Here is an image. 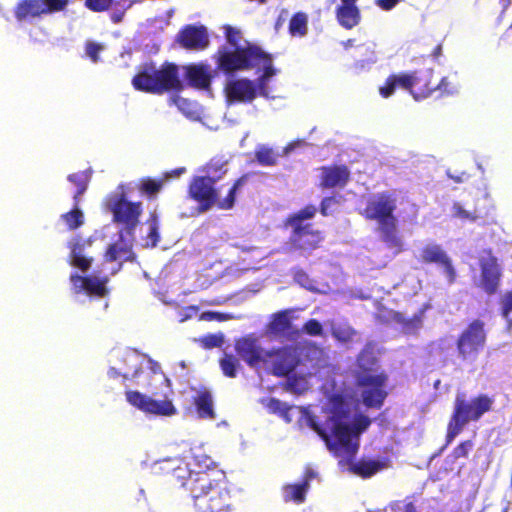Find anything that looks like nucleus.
Returning a JSON list of instances; mask_svg holds the SVG:
<instances>
[{
	"mask_svg": "<svg viewBox=\"0 0 512 512\" xmlns=\"http://www.w3.org/2000/svg\"><path fill=\"white\" fill-rule=\"evenodd\" d=\"M153 473L169 477L189 492L196 512H232L231 488L225 471H216L215 479L205 472H196L190 462L181 457L156 461Z\"/></svg>",
	"mask_w": 512,
	"mask_h": 512,
	"instance_id": "1",
	"label": "nucleus"
},
{
	"mask_svg": "<svg viewBox=\"0 0 512 512\" xmlns=\"http://www.w3.org/2000/svg\"><path fill=\"white\" fill-rule=\"evenodd\" d=\"M326 413L324 424H319L316 417L311 415L307 419L308 425L326 442L330 449L333 446L330 444V436L332 435L349 454H355L358 444H352L351 438L352 436H359L369 428L371 425L369 417L358 414L352 426L348 425L346 421L349 418V409L340 397L334 399L332 407Z\"/></svg>",
	"mask_w": 512,
	"mask_h": 512,
	"instance_id": "2",
	"label": "nucleus"
},
{
	"mask_svg": "<svg viewBox=\"0 0 512 512\" xmlns=\"http://www.w3.org/2000/svg\"><path fill=\"white\" fill-rule=\"evenodd\" d=\"M396 208L395 195L383 191L370 197L360 214L368 221H376L381 240L388 248L399 253L403 250V242L397 229V218L394 214Z\"/></svg>",
	"mask_w": 512,
	"mask_h": 512,
	"instance_id": "3",
	"label": "nucleus"
},
{
	"mask_svg": "<svg viewBox=\"0 0 512 512\" xmlns=\"http://www.w3.org/2000/svg\"><path fill=\"white\" fill-rule=\"evenodd\" d=\"M131 82L135 90L155 95L184 89L178 65L167 61L159 68L152 61L142 64Z\"/></svg>",
	"mask_w": 512,
	"mask_h": 512,
	"instance_id": "4",
	"label": "nucleus"
},
{
	"mask_svg": "<svg viewBox=\"0 0 512 512\" xmlns=\"http://www.w3.org/2000/svg\"><path fill=\"white\" fill-rule=\"evenodd\" d=\"M494 398L481 393L470 400L465 396L457 395L454 401V409L447 424L445 444L434 457L440 455L462 433L469 422L479 421L485 413L492 410Z\"/></svg>",
	"mask_w": 512,
	"mask_h": 512,
	"instance_id": "5",
	"label": "nucleus"
},
{
	"mask_svg": "<svg viewBox=\"0 0 512 512\" xmlns=\"http://www.w3.org/2000/svg\"><path fill=\"white\" fill-rule=\"evenodd\" d=\"M316 213V206L309 204L285 219V227L291 228L288 243L292 249L310 254L320 247L325 238L323 231L307 222L314 218Z\"/></svg>",
	"mask_w": 512,
	"mask_h": 512,
	"instance_id": "6",
	"label": "nucleus"
},
{
	"mask_svg": "<svg viewBox=\"0 0 512 512\" xmlns=\"http://www.w3.org/2000/svg\"><path fill=\"white\" fill-rule=\"evenodd\" d=\"M246 180V175L240 177L229 189L227 196L219 201L218 191L215 188L216 182L210 180L209 177L194 176L188 186V196L198 203L200 212H206L214 205H217L219 209H230L234 205L237 189L242 186Z\"/></svg>",
	"mask_w": 512,
	"mask_h": 512,
	"instance_id": "7",
	"label": "nucleus"
},
{
	"mask_svg": "<svg viewBox=\"0 0 512 512\" xmlns=\"http://www.w3.org/2000/svg\"><path fill=\"white\" fill-rule=\"evenodd\" d=\"M487 343L486 324L481 319H473L459 333L456 339V351L464 364H474Z\"/></svg>",
	"mask_w": 512,
	"mask_h": 512,
	"instance_id": "8",
	"label": "nucleus"
},
{
	"mask_svg": "<svg viewBox=\"0 0 512 512\" xmlns=\"http://www.w3.org/2000/svg\"><path fill=\"white\" fill-rule=\"evenodd\" d=\"M356 386L361 389V400L366 408L381 409L388 396V375L385 372L356 374Z\"/></svg>",
	"mask_w": 512,
	"mask_h": 512,
	"instance_id": "9",
	"label": "nucleus"
},
{
	"mask_svg": "<svg viewBox=\"0 0 512 512\" xmlns=\"http://www.w3.org/2000/svg\"><path fill=\"white\" fill-rule=\"evenodd\" d=\"M236 355L224 352L219 359V366L224 376L235 378L241 369L240 360L248 366H256V338L253 335L241 337L235 341Z\"/></svg>",
	"mask_w": 512,
	"mask_h": 512,
	"instance_id": "10",
	"label": "nucleus"
},
{
	"mask_svg": "<svg viewBox=\"0 0 512 512\" xmlns=\"http://www.w3.org/2000/svg\"><path fill=\"white\" fill-rule=\"evenodd\" d=\"M107 207L113 215V222L122 225L125 232L133 236L143 212L142 203L128 201L125 193H120L109 198Z\"/></svg>",
	"mask_w": 512,
	"mask_h": 512,
	"instance_id": "11",
	"label": "nucleus"
},
{
	"mask_svg": "<svg viewBox=\"0 0 512 512\" xmlns=\"http://www.w3.org/2000/svg\"><path fill=\"white\" fill-rule=\"evenodd\" d=\"M253 56H256V47L230 49L223 45L218 48L213 58L216 70L225 75H233L237 71L251 68Z\"/></svg>",
	"mask_w": 512,
	"mask_h": 512,
	"instance_id": "12",
	"label": "nucleus"
},
{
	"mask_svg": "<svg viewBox=\"0 0 512 512\" xmlns=\"http://www.w3.org/2000/svg\"><path fill=\"white\" fill-rule=\"evenodd\" d=\"M55 0H18L13 9V16L18 23H32L45 16L64 11Z\"/></svg>",
	"mask_w": 512,
	"mask_h": 512,
	"instance_id": "13",
	"label": "nucleus"
},
{
	"mask_svg": "<svg viewBox=\"0 0 512 512\" xmlns=\"http://www.w3.org/2000/svg\"><path fill=\"white\" fill-rule=\"evenodd\" d=\"M125 396L131 406L147 414L172 416L177 413L174 404L167 397L163 400H156L136 390H127Z\"/></svg>",
	"mask_w": 512,
	"mask_h": 512,
	"instance_id": "14",
	"label": "nucleus"
},
{
	"mask_svg": "<svg viewBox=\"0 0 512 512\" xmlns=\"http://www.w3.org/2000/svg\"><path fill=\"white\" fill-rule=\"evenodd\" d=\"M480 266V287L487 295H494L498 292L502 277L501 267L498 259L489 250L479 260Z\"/></svg>",
	"mask_w": 512,
	"mask_h": 512,
	"instance_id": "15",
	"label": "nucleus"
},
{
	"mask_svg": "<svg viewBox=\"0 0 512 512\" xmlns=\"http://www.w3.org/2000/svg\"><path fill=\"white\" fill-rule=\"evenodd\" d=\"M266 362L269 364L273 375L285 377L295 370L299 365L300 360L296 353V349L283 347L270 351Z\"/></svg>",
	"mask_w": 512,
	"mask_h": 512,
	"instance_id": "16",
	"label": "nucleus"
},
{
	"mask_svg": "<svg viewBox=\"0 0 512 512\" xmlns=\"http://www.w3.org/2000/svg\"><path fill=\"white\" fill-rule=\"evenodd\" d=\"M293 310L286 309L274 313L267 325V333L286 339L288 341H299L301 331L292 324Z\"/></svg>",
	"mask_w": 512,
	"mask_h": 512,
	"instance_id": "17",
	"label": "nucleus"
},
{
	"mask_svg": "<svg viewBox=\"0 0 512 512\" xmlns=\"http://www.w3.org/2000/svg\"><path fill=\"white\" fill-rule=\"evenodd\" d=\"M176 42L182 48L192 51L204 50L210 44L206 27L192 24L185 25L180 29Z\"/></svg>",
	"mask_w": 512,
	"mask_h": 512,
	"instance_id": "18",
	"label": "nucleus"
},
{
	"mask_svg": "<svg viewBox=\"0 0 512 512\" xmlns=\"http://www.w3.org/2000/svg\"><path fill=\"white\" fill-rule=\"evenodd\" d=\"M72 291L74 294L85 292L90 296L104 298L109 294L107 288L108 277L98 278L96 276H81L77 273L70 275Z\"/></svg>",
	"mask_w": 512,
	"mask_h": 512,
	"instance_id": "19",
	"label": "nucleus"
},
{
	"mask_svg": "<svg viewBox=\"0 0 512 512\" xmlns=\"http://www.w3.org/2000/svg\"><path fill=\"white\" fill-rule=\"evenodd\" d=\"M420 261L424 264L434 263L442 266L446 274L448 284L452 285L456 282L457 273L452 260L440 245L433 244L424 246L420 252Z\"/></svg>",
	"mask_w": 512,
	"mask_h": 512,
	"instance_id": "20",
	"label": "nucleus"
},
{
	"mask_svg": "<svg viewBox=\"0 0 512 512\" xmlns=\"http://www.w3.org/2000/svg\"><path fill=\"white\" fill-rule=\"evenodd\" d=\"M258 72H262L258 77V95L274 99L275 89L270 87V82L279 70L273 66L272 56L258 47Z\"/></svg>",
	"mask_w": 512,
	"mask_h": 512,
	"instance_id": "21",
	"label": "nucleus"
},
{
	"mask_svg": "<svg viewBox=\"0 0 512 512\" xmlns=\"http://www.w3.org/2000/svg\"><path fill=\"white\" fill-rule=\"evenodd\" d=\"M319 170V186L322 189L344 188L351 178V172L345 164L322 166Z\"/></svg>",
	"mask_w": 512,
	"mask_h": 512,
	"instance_id": "22",
	"label": "nucleus"
},
{
	"mask_svg": "<svg viewBox=\"0 0 512 512\" xmlns=\"http://www.w3.org/2000/svg\"><path fill=\"white\" fill-rule=\"evenodd\" d=\"M224 92L230 103L250 102L256 97V84L248 79H233L226 83Z\"/></svg>",
	"mask_w": 512,
	"mask_h": 512,
	"instance_id": "23",
	"label": "nucleus"
},
{
	"mask_svg": "<svg viewBox=\"0 0 512 512\" xmlns=\"http://www.w3.org/2000/svg\"><path fill=\"white\" fill-rule=\"evenodd\" d=\"M412 75V90L411 96L416 100H423L432 95L436 91L433 81L434 70L426 68L423 70H415L411 72Z\"/></svg>",
	"mask_w": 512,
	"mask_h": 512,
	"instance_id": "24",
	"label": "nucleus"
},
{
	"mask_svg": "<svg viewBox=\"0 0 512 512\" xmlns=\"http://www.w3.org/2000/svg\"><path fill=\"white\" fill-rule=\"evenodd\" d=\"M91 239H84L81 236L73 237L68 247L70 249V264L79 268L81 271L86 272L90 269L93 258L85 256V249L91 245Z\"/></svg>",
	"mask_w": 512,
	"mask_h": 512,
	"instance_id": "25",
	"label": "nucleus"
},
{
	"mask_svg": "<svg viewBox=\"0 0 512 512\" xmlns=\"http://www.w3.org/2000/svg\"><path fill=\"white\" fill-rule=\"evenodd\" d=\"M358 0H341L335 9L336 19L341 27L351 30L361 21V12L357 6Z\"/></svg>",
	"mask_w": 512,
	"mask_h": 512,
	"instance_id": "26",
	"label": "nucleus"
},
{
	"mask_svg": "<svg viewBox=\"0 0 512 512\" xmlns=\"http://www.w3.org/2000/svg\"><path fill=\"white\" fill-rule=\"evenodd\" d=\"M84 6L94 13L111 11L109 18L114 24L122 22L127 11V7L120 6L116 0H85Z\"/></svg>",
	"mask_w": 512,
	"mask_h": 512,
	"instance_id": "27",
	"label": "nucleus"
},
{
	"mask_svg": "<svg viewBox=\"0 0 512 512\" xmlns=\"http://www.w3.org/2000/svg\"><path fill=\"white\" fill-rule=\"evenodd\" d=\"M185 76L188 84L199 90H207L211 86L212 73L209 65L190 64L185 67Z\"/></svg>",
	"mask_w": 512,
	"mask_h": 512,
	"instance_id": "28",
	"label": "nucleus"
},
{
	"mask_svg": "<svg viewBox=\"0 0 512 512\" xmlns=\"http://www.w3.org/2000/svg\"><path fill=\"white\" fill-rule=\"evenodd\" d=\"M191 465L193 469H196V472H205L208 474V478L215 479L216 471H224L219 468L217 462H215L212 457L205 451L203 447H194L191 449Z\"/></svg>",
	"mask_w": 512,
	"mask_h": 512,
	"instance_id": "29",
	"label": "nucleus"
},
{
	"mask_svg": "<svg viewBox=\"0 0 512 512\" xmlns=\"http://www.w3.org/2000/svg\"><path fill=\"white\" fill-rule=\"evenodd\" d=\"M412 75L411 72H402L399 74L389 75L384 84L379 87V94L383 98L391 97L398 88L408 91L411 94L412 90Z\"/></svg>",
	"mask_w": 512,
	"mask_h": 512,
	"instance_id": "30",
	"label": "nucleus"
},
{
	"mask_svg": "<svg viewBox=\"0 0 512 512\" xmlns=\"http://www.w3.org/2000/svg\"><path fill=\"white\" fill-rule=\"evenodd\" d=\"M193 404L197 415L202 419H214L216 413L213 408V397L207 388H201L193 397Z\"/></svg>",
	"mask_w": 512,
	"mask_h": 512,
	"instance_id": "31",
	"label": "nucleus"
},
{
	"mask_svg": "<svg viewBox=\"0 0 512 512\" xmlns=\"http://www.w3.org/2000/svg\"><path fill=\"white\" fill-rule=\"evenodd\" d=\"M309 490L307 481L301 483L287 484L283 487V498L285 502H294L301 504L306 500V494Z\"/></svg>",
	"mask_w": 512,
	"mask_h": 512,
	"instance_id": "32",
	"label": "nucleus"
},
{
	"mask_svg": "<svg viewBox=\"0 0 512 512\" xmlns=\"http://www.w3.org/2000/svg\"><path fill=\"white\" fill-rule=\"evenodd\" d=\"M383 468V465L377 460L359 461L350 467V470L362 477L369 478L375 475L378 471Z\"/></svg>",
	"mask_w": 512,
	"mask_h": 512,
	"instance_id": "33",
	"label": "nucleus"
},
{
	"mask_svg": "<svg viewBox=\"0 0 512 512\" xmlns=\"http://www.w3.org/2000/svg\"><path fill=\"white\" fill-rule=\"evenodd\" d=\"M289 33L291 36L303 37L308 32V16L304 12H296L289 21Z\"/></svg>",
	"mask_w": 512,
	"mask_h": 512,
	"instance_id": "34",
	"label": "nucleus"
},
{
	"mask_svg": "<svg viewBox=\"0 0 512 512\" xmlns=\"http://www.w3.org/2000/svg\"><path fill=\"white\" fill-rule=\"evenodd\" d=\"M227 162L220 158H212L204 167L205 177L217 182L227 172Z\"/></svg>",
	"mask_w": 512,
	"mask_h": 512,
	"instance_id": "35",
	"label": "nucleus"
},
{
	"mask_svg": "<svg viewBox=\"0 0 512 512\" xmlns=\"http://www.w3.org/2000/svg\"><path fill=\"white\" fill-rule=\"evenodd\" d=\"M75 204L72 210L61 215L69 230H76L84 224V214L78 207V203L75 202Z\"/></svg>",
	"mask_w": 512,
	"mask_h": 512,
	"instance_id": "36",
	"label": "nucleus"
},
{
	"mask_svg": "<svg viewBox=\"0 0 512 512\" xmlns=\"http://www.w3.org/2000/svg\"><path fill=\"white\" fill-rule=\"evenodd\" d=\"M163 185L164 180L162 179H152L150 177H145L140 180L138 190L141 194L152 197L161 191Z\"/></svg>",
	"mask_w": 512,
	"mask_h": 512,
	"instance_id": "37",
	"label": "nucleus"
},
{
	"mask_svg": "<svg viewBox=\"0 0 512 512\" xmlns=\"http://www.w3.org/2000/svg\"><path fill=\"white\" fill-rule=\"evenodd\" d=\"M423 314L424 310H420L411 318H403L397 315L395 319L397 320L398 323L402 325V328L406 333H413L421 328L423 322Z\"/></svg>",
	"mask_w": 512,
	"mask_h": 512,
	"instance_id": "38",
	"label": "nucleus"
},
{
	"mask_svg": "<svg viewBox=\"0 0 512 512\" xmlns=\"http://www.w3.org/2000/svg\"><path fill=\"white\" fill-rule=\"evenodd\" d=\"M148 223H149V233L147 235V242L145 243V247L154 248L157 246V244L160 240L159 222H158V217L155 213L150 214Z\"/></svg>",
	"mask_w": 512,
	"mask_h": 512,
	"instance_id": "39",
	"label": "nucleus"
},
{
	"mask_svg": "<svg viewBox=\"0 0 512 512\" xmlns=\"http://www.w3.org/2000/svg\"><path fill=\"white\" fill-rule=\"evenodd\" d=\"M331 335L341 343H349L356 335V331L349 325H336L331 327Z\"/></svg>",
	"mask_w": 512,
	"mask_h": 512,
	"instance_id": "40",
	"label": "nucleus"
},
{
	"mask_svg": "<svg viewBox=\"0 0 512 512\" xmlns=\"http://www.w3.org/2000/svg\"><path fill=\"white\" fill-rule=\"evenodd\" d=\"M284 386L287 391L302 394L308 389V382L304 376L288 375Z\"/></svg>",
	"mask_w": 512,
	"mask_h": 512,
	"instance_id": "41",
	"label": "nucleus"
},
{
	"mask_svg": "<svg viewBox=\"0 0 512 512\" xmlns=\"http://www.w3.org/2000/svg\"><path fill=\"white\" fill-rule=\"evenodd\" d=\"M68 180L77 187L73 198L75 202L78 203L79 197L86 191L88 187V176L84 172H78L70 174L68 176Z\"/></svg>",
	"mask_w": 512,
	"mask_h": 512,
	"instance_id": "42",
	"label": "nucleus"
},
{
	"mask_svg": "<svg viewBox=\"0 0 512 512\" xmlns=\"http://www.w3.org/2000/svg\"><path fill=\"white\" fill-rule=\"evenodd\" d=\"M474 443L472 440L461 441L447 457L452 463H455L460 458H467L470 451L473 449Z\"/></svg>",
	"mask_w": 512,
	"mask_h": 512,
	"instance_id": "43",
	"label": "nucleus"
},
{
	"mask_svg": "<svg viewBox=\"0 0 512 512\" xmlns=\"http://www.w3.org/2000/svg\"><path fill=\"white\" fill-rule=\"evenodd\" d=\"M262 402L265 404V406L268 408L270 412L279 414L286 421H290L289 411L291 408L286 403H283L275 398L263 400Z\"/></svg>",
	"mask_w": 512,
	"mask_h": 512,
	"instance_id": "44",
	"label": "nucleus"
},
{
	"mask_svg": "<svg viewBox=\"0 0 512 512\" xmlns=\"http://www.w3.org/2000/svg\"><path fill=\"white\" fill-rule=\"evenodd\" d=\"M452 213L453 217L458 218L462 221L475 222L480 218V214L476 209H474L473 211L465 210L464 207L459 202L453 203Z\"/></svg>",
	"mask_w": 512,
	"mask_h": 512,
	"instance_id": "45",
	"label": "nucleus"
},
{
	"mask_svg": "<svg viewBox=\"0 0 512 512\" xmlns=\"http://www.w3.org/2000/svg\"><path fill=\"white\" fill-rule=\"evenodd\" d=\"M280 154L272 148L262 146L258 148V164L274 166L277 164Z\"/></svg>",
	"mask_w": 512,
	"mask_h": 512,
	"instance_id": "46",
	"label": "nucleus"
},
{
	"mask_svg": "<svg viewBox=\"0 0 512 512\" xmlns=\"http://www.w3.org/2000/svg\"><path fill=\"white\" fill-rule=\"evenodd\" d=\"M201 346L205 349H213L221 347L224 342V336L222 333L218 334H207L199 339Z\"/></svg>",
	"mask_w": 512,
	"mask_h": 512,
	"instance_id": "47",
	"label": "nucleus"
},
{
	"mask_svg": "<svg viewBox=\"0 0 512 512\" xmlns=\"http://www.w3.org/2000/svg\"><path fill=\"white\" fill-rule=\"evenodd\" d=\"M300 331L310 336H320L323 333V328L317 319H309L304 323ZM298 342L303 343L302 338Z\"/></svg>",
	"mask_w": 512,
	"mask_h": 512,
	"instance_id": "48",
	"label": "nucleus"
},
{
	"mask_svg": "<svg viewBox=\"0 0 512 512\" xmlns=\"http://www.w3.org/2000/svg\"><path fill=\"white\" fill-rule=\"evenodd\" d=\"M200 320L203 321H217V322H224L229 321L235 318L233 314L230 313H222V312H216V311H205L201 313L199 316Z\"/></svg>",
	"mask_w": 512,
	"mask_h": 512,
	"instance_id": "49",
	"label": "nucleus"
},
{
	"mask_svg": "<svg viewBox=\"0 0 512 512\" xmlns=\"http://www.w3.org/2000/svg\"><path fill=\"white\" fill-rule=\"evenodd\" d=\"M104 50V45L93 42V41H87L85 44V52L86 55L91 59L92 62L97 63L100 61L99 54Z\"/></svg>",
	"mask_w": 512,
	"mask_h": 512,
	"instance_id": "50",
	"label": "nucleus"
},
{
	"mask_svg": "<svg viewBox=\"0 0 512 512\" xmlns=\"http://www.w3.org/2000/svg\"><path fill=\"white\" fill-rule=\"evenodd\" d=\"M293 278L296 283H298L300 286L306 288L307 290L313 291L315 289L314 287V281L309 277L307 272H305L302 269H298L294 272Z\"/></svg>",
	"mask_w": 512,
	"mask_h": 512,
	"instance_id": "51",
	"label": "nucleus"
},
{
	"mask_svg": "<svg viewBox=\"0 0 512 512\" xmlns=\"http://www.w3.org/2000/svg\"><path fill=\"white\" fill-rule=\"evenodd\" d=\"M128 252V248L125 246H120L116 243L110 244L105 252V260L107 262H115L118 260L121 254Z\"/></svg>",
	"mask_w": 512,
	"mask_h": 512,
	"instance_id": "52",
	"label": "nucleus"
},
{
	"mask_svg": "<svg viewBox=\"0 0 512 512\" xmlns=\"http://www.w3.org/2000/svg\"><path fill=\"white\" fill-rule=\"evenodd\" d=\"M434 86H437L436 91H439L441 96L451 95L455 91L447 77H442L439 82H435Z\"/></svg>",
	"mask_w": 512,
	"mask_h": 512,
	"instance_id": "53",
	"label": "nucleus"
},
{
	"mask_svg": "<svg viewBox=\"0 0 512 512\" xmlns=\"http://www.w3.org/2000/svg\"><path fill=\"white\" fill-rule=\"evenodd\" d=\"M225 35H226L227 41L232 46H234L235 48H240L239 47V41H240V38H241V34H240V32L238 30H236L235 28H233L231 26H226V28H225Z\"/></svg>",
	"mask_w": 512,
	"mask_h": 512,
	"instance_id": "54",
	"label": "nucleus"
},
{
	"mask_svg": "<svg viewBox=\"0 0 512 512\" xmlns=\"http://www.w3.org/2000/svg\"><path fill=\"white\" fill-rule=\"evenodd\" d=\"M338 203V199L334 196L324 197L320 203V213L323 216H328L330 214L331 206Z\"/></svg>",
	"mask_w": 512,
	"mask_h": 512,
	"instance_id": "55",
	"label": "nucleus"
},
{
	"mask_svg": "<svg viewBox=\"0 0 512 512\" xmlns=\"http://www.w3.org/2000/svg\"><path fill=\"white\" fill-rule=\"evenodd\" d=\"M502 311L501 314L503 317L508 318L510 313L512 312V290L507 292L502 300Z\"/></svg>",
	"mask_w": 512,
	"mask_h": 512,
	"instance_id": "56",
	"label": "nucleus"
},
{
	"mask_svg": "<svg viewBox=\"0 0 512 512\" xmlns=\"http://www.w3.org/2000/svg\"><path fill=\"white\" fill-rule=\"evenodd\" d=\"M401 0H375V4L384 11L395 8Z\"/></svg>",
	"mask_w": 512,
	"mask_h": 512,
	"instance_id": "57",
	"label": "nucleus"
},
{
	"mask_svg": "<svg viewBox=\"0 0 512 512\" xmlns=\"http://www.w3.org/2000/svg\"><path fill=\"white\" fill-rule=\"evenodd\" d=\"M500 45L512 46V24L500 38Z\"/></svg>",
	"mask_w": 512,
	"mask_h": 512,
	"instance_id": "58",
	"label": "nucleus"
},
{
	"mask_svg": "<svg viewBox=\"0 0 512 512\" xmlns=\"http://www.w3.org/2000/svg\"><path fill=\"white\" fill-rule=\"evenodd\" d=\"M108 375L112 378H117L119 376H122L123 378V381L125 382L126 380L129 379V375L127 373H123L121 374L116 368L114 367H111L109 370H108Z\"/></svg>",
	"mask_w": 512,
	"mask_h": 512,
	"instance_id": "59",
	"label": "nucleus"
},
{
	"mask_svg": "<svg viewBox=\"0 0 512 512\" xmlns=\"http://www.w3.org/2000/svg\"><path fill=\"white\" fill-rule=\"evenodd\" d=\"M316 476H317V473L315 471L308 469L305 471L302 481H307V483L310 485L311 480L314 479Z\"/></svg>",
	"mask_w": 512,
	"mask_h": 512,
	"instance_id": "60",
	"label": "nucleus"
},
{
	"mask_svg": "<svg viewBox=\"0 0 512 512\" xmlns=\"http://www.w3.org/2000/svg\"><path fill=\"white\" fill-rule=\"evenodd\" d=\"M229 298H216L210 301H207L208 305H222L228 301Z\"/></svg>",
	"mask_w": 512,
	"mask_h": 512,
	"instance_id": "61",
	"label": "nucleus"
},
{
	"mask_svg": "<svg viewBox=\"0 0 512 512\" xmlns=\"http://www.w3.org/2000/svg\"><path fill=\"white\" fill-rule=\"evenodd\" d=\"M403 512H418V511H417L416 505L413 502H408L405 504Z\"/></svg>",
	"mask_w": 512,
	"mask_h": 512,
	"instance_id": "62",
	"label": "nucleus"
},
{
	"mask_svg": "<svg viewBox=\"0 0 512 512\" xmlns=\"http://www.w3.org/2000/svg\"><path fill=\"white\" fill-rule=\"evenodd\" d=\"M442 52V46L440 44H438L432 51L431 55L434 57V58H438L440 56Z\"/></svg>",
	"mask_w": 512,
	"mask_h": 512,
	"instance_id": "63",
	"label": "nucleus"
},
{
	"mask_svg": "<svg viewBox=\"0 0 512 512\" xmlns=\"http://www.w3.org/2000/svg\"><path fill=\"white\" fill-rule=\"evenodd\" d=\"M56 4H58L60 7H62L64 10L67 9L68 5H69V0H55Z\"/></svg>",
	"mask_w": 512,
	"mask_h": 512,
	"instance_id": "64",
	"label": "nucleus"
}]
</instances>
